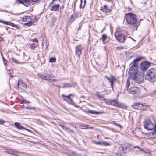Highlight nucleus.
Masks as SVG:
<instances>
[{"label": "nucleus", "instance_id": "f3484780", "mask_svg": "<svg viewBox=\"0 0 156 156\" xmlns=\"http://www.w3.org/2000/svg\"><path fill=\"white\" fill-rule=\"evenodd\" d=\"M79 15V13L75 12L74 14H72L70 19V20L71 22H73Z\"/></svg>", "mask_w": 156, "mask_h": 156}, {"label": "nucleus", "instance_id": "4d7b16f0", "mask_svg": "<svg viewBox=\"0 0 156 156\" xmlns=\"http://www.w3.org/2000/svg\"><path fill=\"white\" fill-rule=\"evenodd\" d=\"M1 39H2V38H1V39H0V40H1Z\"/></svg>", "mask_w": 156, "mask_h": 156}, {"label": "nucleus", "instance_id": "1a4fd4ad", "mask_svg": "<svg viewBox=\"0 0 156 156\" xmlns=\"http://www.w3.org/2000/svg\"><path fill=\"white\" fill-rule=\"evenodd\" d=\"M105 78L110 83L111 87L113 90V86L114 84V82L117 80L116 78L114 76L112 75L110 76V78H109L108 76H105Z\"/></svg>", "mask_w": 156, "mask_h": 156}, {"label": "nucleus", "instance_id": "2eb2a0df", "mask_svg": "<svg viewBox=\"0 0 156 156\" xmlns=\"http://www.w3.org/2000/svg\"><path fill=\"white\" fill-rule=\"evenodd\" d=\"M101 10L105 13L109 12L111 11V9L106 5L101 7Z\"/></svg>", "mask_w": 156, "mask_h": 156}, {"label": "nucleus", "instance_id": "ddd939ff", "mask_svg": "<svg viewBox=\"0 0 156 156\" xmlns=\"http://www.w3.org/2000/svg\"><path fill=\"white\" fill-rule=\"evenodd\" d=\"M18 88L23 89L26 88L27 87V84L21 80H19L18 81Z\"/></svg>", "mask_w": 156, "mask_h": 156}, {"label": "nucleus", "instance_id": "5fc2aeb1", "mask_svg": "<svg viewBox=\"0 0 156 156\" xmlns=\"http://www.w3.org/2000/svg\"><path fill=\"white\" fill-rule=\"evenodd\" d=\"M132 39L133 41H135V40H134V39H133V38H132Z\"/></svg>", "mask_w": 156, "mask_h": 156}, {"label": "nucleus", "instance_id": "7c9ffc66", "mask_svg": "<svg viewBox=\"0 0 156 156\" xmlns=\"http://www.w3.org/2000/svg\"><path fill=\"white\" fill-rule=\"evenodd\" d=\"M107 38V37L106 34H104L102 35V40L103 41H104Z\"/></svg>", "mask_w": 156, "mask_h": 156}, {"label": "nucleus", "instance_id": "bb28decb", "mask_svg": "<svg viewBox=\"0 0 156 156\" xmlns=\"http://www.w3.org/2000/svg\"><path fill=\"white\" fill-rule=\"evenodd\" d=\"M7 153L12 155L17 156V152L16 151H8L6 152Z\"/></svg>", "mask_w": 156, "mask_h": 156}, {"label": "nucleus", "instance_id": "f03ea898", "mask_svg": "<svg viewBox=\"0 0 156 156\" xmlns=\"http://www.w3.org/2000/svg\"><path fill=\"white\" fill-rule=\"evenodd\" d=\"M126 22L129 25H133L134 30H137L139 23H138L137 20V16L134 14L129 13L127 14L125 16Z\"/></svg>", "mask_w": 156, "mask_h": 156}, {"label": "nucleus", "instance_id": "09e8293b", "mask_svg": "<svg viewBox=\"0 0 156 156\" xmlns=\"http://www.w3.org/2000/svg\"><path fill=\"white\" fill-rule=\"evenodd\" d=\"M96 144L98 145L102 144V141H100L99 142H96Z\"/></svg>", "mask_w": 156, "mask_h": 156}, {"label": "nucleus", "instance_id": "423d86ee", "mask_svg": "<svg viewBox=\"0 0 156 156\" xmlns=\"http://www.w3.org/2000/svg\"><path fill=\"white\" fill-rule=\"evenodd\" d=\"M129 147L125 146H121L119 149L118 151V155H122L125 153L127 152L129 150Z\"/></svg>", "mask_w": 156, "mask_h": 156}, {"label": "nucleus", "instance_id": "13d9d810", "mask_svg": "<svg viewBox=\"0 0 156 156\" xmlns=\"http://www.w3.org/2000/svg\"><path fill=\"white\" fill-rule=\"evenodd\" d=\"M1 39H2V38H1V39H0V40H1Z\"/></svg>", "mask_w": 156, "mask_h": 156}, {"label": "nucleus", "instance_id": "dca6fc26", "mask_svg": "<svg viewBox=\"0 0 156 156\" xmlns=\"http://www.w3.org/2000/svg\"><path fill=\"white\" fill-rule=\"evenodd\" d=\"M141 105L142 103L140 102L136 103L133 105L132 107L135 109L140 110L142 107Z\"/></svg>", "mask_w": 156, "mask_h": 156}, {"label": "nucleus", "instance_id": "ea45409f", "mask_svg": "<svg viewBox=\"0 0 156 156\" xmlns=\"http://www.w3.org/2000/svg\"><path fill=\"white\" fill-rule=\"evenodd\" d=\"M102 144L104 145L105 146H107L109 144L107 142L102 141Z\"/></svg>", "mask_w": 156, "mask_h": 156}, {"label": "nucleus", "instance_id": "bf43d9fd", "mask_svg": "<svg viewBox=\"0 0 156 156\" xmlns=\"http://www.w3.org/2000/svg\"><path fill=\"white\" fill-rule=\"evenodd\" d=\"M1 39H2V38H1V39H0V40H1Z\"/></svg>", "mask_w": 156, "mask_h": 156}, {"label": "nucleus", "instance_id": "4468645a", "mask_svg": "<svg viewBox=\"0 0 156 156\" xmlns=\"http://www.w3.org/2000/svg\"><path fill=\"white\" fill-rule=\"evenodd\" d=\"M20 3L23 4L25 6H28L30 5V1L29 0H17Z\"/></svg>", "mask_w": 156, "mask_h": 156}, {"label": "nucleus", "instance_id": "58836bf2", "mask_svg": "<svg viewBox=\"0 0 156 156\" xmlns=\"http://www.w3.org/2000/svg\"><path fill=\"white\" fill-rule=\"evenodd\" d=\"M29 16H25L23 17V21H26L27 20V18H29Z\"/></svg>", "mask_w": 156, "mask_h": 156}, {"label": "nucleus", "instance_id": "2f4dec72", "mask_svg": "<svg viewBox=\"0 0 156 156\" xmlns=\"http://www.w3.org/2000/svg\"><path fill=\"white\" fill-rule=\"evenodd\" d=\"M49 61L51 62H54L56 61V58H55L51 57L49 58Z\"/></svg>", "mask_w": 156, "mask_h": 156}, {"label": "nucleus", "instance_id": "f704fd0d", "mask_svg": "<svg viewBox=\"0 0 156 156\" xmlns=\"http://www.w3.org/2000/svg\"><path fill=\"white\" fill-rule=\"evenodd\" d=\"M88 112L89 113H90L92 114H95L96 111L94 110H89L88 111Z\"/></svg>", "mask_w": 156, "mask_h": 156}, {"label": "nucleus", "instance_id": "4c0bfd02", "mask_svg": "<svg viewBox=\"0 0 156 156\" xmlns=\"http://www.w3.org/2000/svg\"><path fill=\"white\" fill-rule=\"evenodd\" d=\"M96 96L99 98H104L103 96L102 95L99 94L98 92L96 94Z\"/></svg>", "mask_w": 156, "mask_h": 156}, {"label": "nucleus", "instance_id": "393cba45", "mask_svg": "<svg viewBox=\"0 0 156 156\" xmlns=\"http://www.w3.org/2000/svg\"><path fill=\"white\" fill-rule=\"evenodd\" d=\"M29 45L30 46L31 48L32 49H33L35 48L38 45L34 43H32L30 44Z\"/></svg>", "mask_w": 156, "mask_h": 156}, {"label": "nucleus", "instance_id": "3c124183", "mask_svg": "<svg viewBox=\"0 0 156 156\" xmlns=\"http://www.w3.org/2000/svg\"><path fill=\"white\" fill-rule=\"evenodd\" d=\"M66 0H59V2L62 3L64 2Z\"/></svg>", "mask_w": 156, "mask_h": 156}, {"label": "nucleus", "instance_id": "6ab92c4d", "mask_svg": "<svg viewBox=\"0 0 156 156\" xmlns=\"http://www.w3.org/2000/svg\"><path fill=\"white\" fill-rule=\"evenodd\" d=\"M142 107H141V108L140 110H146L148 109H149L150 107V106L146 104L142 103Z\"/></svg>", "mask_w": 156, "mask_h": 156}, {"label": "nucleus", "instance_id": "a211bd4d", "mask_svg": "<svg viewBox=\"0 0 156 156\" xmlns=\"http://www.w3.org/2000/svg\"><path fill=\"white\" fill-rule=\"evenodd\" d=\"M14 125L18 129H26L27 131H28L29 130L28 129H27L22 126L19 123L15 122L14 123Z\"/></svg>", "mask_w": 156, "mask_h": 156}, {"label": "nucleus", "instance_id": "79ce46f5", "mask_svg": "<svg viewBox=\"0 0 156 156\" xmlns=\"http://www.w3.org/2000/svg\"><path fill=\"white\" fill-rule=\"evenodd\" d=\"M123 48V47L122 46H119L117 47L116 48V50H120L122 49Z\"/></svg>", "mask_w": 156, "mask_h": 156}, {"label": "nucleus", "instance_id": "0eeeda50", "mask_svg": "<svg viewBox=\"0 0 156 156\" xmlns=\"http://www.w3.org/2000/svg\"><path fill=\"white\" fill-rule=\"evenodd\" d=\"M130 92L133 94L135 97H137L140 95V90L136 87H131L129 90Z\"/></svg>", "mask_w": 156, "mask_h": 156}, {"label": "nucleus", "instance_id": "c03bdc74", "mask_svg": "<svg viewBox=\"0 0 156 156\" xmlns=\"http://www.w3.org/2000/svg\"><path fill=\"white\" fill-rule=\"evenodd\" d=\"M12 60L15 63H17L18 62L14 58H12Z\"/></svg>", "mask_w": 156, "mask_h": 156}, {"label": "nucleus", "instance_id": "49530a36", "mask_svg": "<svg viewBox=\"0 0 156 156\" xmlns=\"http://www.w3.org/2000/svg\"><path fill=\"white\" fill-rule=\"evenodd\" d=\"M54 77V76H52V80H51V81L52 82H55L56 81V80H55V79H53V78Z\"/></svg>", "mask_w": 156, "mask_h": 156}, {"label": "nucleus", "instance_id": "603ef678", "mask_svg": "<svg viewBox=\"0 0 156 156\" xmlns=\"http://www.w3.org/2000/svg\"><path fill=\"white\" fill-rule=\"evenodd\" d=\"M155 129H154V132L156 133V124L155 125Z\"/></svg>", "mask_w": 156, "mask_h": 156}, {"label": "nucleus", "instance_id": "9b49d317", "mask_svg": "<svg viewBox=\"0 0 156 156\" xmlns=\"http://www.w3.org/2000/svg\"><path fill=\"white\" fill-rule=\"evenodd\" d=\"M71 95V94L67 96H65L63 94L62 96V98L64 101H66L67 103L70 104H72L73 103V101L70 97V96Z\"/></svg>", "mask_w": 156, "mask_h": 156}, {"label": "nucleus", "instance_id": "6e6552de", "mask_svg": "<svg viewBox=\"0 0 156 156\" xmlns=\"http://www.w3.org/2000/svg\"><path fill=\"white\" fill-rule=\"evenodd\" d=\"M151 63L147 61H144L141 63L140 68L143 71H145L149 67Z\"/></svg>", "mask_w": 156, "mask_h": 156}, {"label": "nucleus", "instance_id": "864d4df0", "mask_svg": "<svg viewBox=\"0 0 156 156\" xmlns=\"http://www.w3.org/2000/svg\"><path fill=\"white\" fill-rule=\"evenodd\" d=\"M35 107H31V108H30L31 109H35Z\"/></svg>", "mask_w": 156, "mask_h": 156}, {"label": "nucleus", "instance_id": "473e14b6", "mask_svg": "<svg viewBox=\"0 0 156 156\" xmlns=\"http://www.w3.org/2000/svg\"><path fill=\"white\" fill-rule=\"evenodd\" d=\"M60 126L62 127L63 129H65L66 130H69V131H68V132H69L70 131H71V130L69 129L68 128H67L66 127H65L64 126L62 125H60Z\"/></svg>", "mask_w": 156, "mask_h": 156}, {"label": "nucleus", "instance_id": "cd10ccee", "mask_svg": "<svg viewBox=\"0 0 156 156\" xmlns=\"http://www.w3.org/2000/svg\"><path fill=\"white\" fill-rule=\"evenodd\" d=\"M130 83L129 81V77H128L127 79L126 80V89H128L129 87L130 86Z\"/></svg>", "mask_w": 156, "mask_h": 156}, {"label": "nucleus", "instance_id": "39448f33", "mask_svg": "<svg viewBox=\"0 0 156 156\" xmlns=\"http://www.w3.org/2000/svg\"><path fill=\"white\" fill-rule=\"evenodd\" d=\"M115 36L118 40L121 43L124 42L126 39V37L124 34L119 32H116Z\"/></svg>", "mask_w": 156, "mask_h": 156}, {"label": "nucleus", "instance_id": "8fccbe9b", "mask_svg": "<svg viewBox=\"0 0 156 156\" xmlns=\"http://www.w3.org/2000/svg\"><path fill=\"white\" fill-rule=\"evenodd\" d=\"M66 0H59V2L62 3L64 2Z\"/></svg>", "mask_w": 156, "mask_h": 156}, {"label": "nucleus", "instance_id": "7ed1b4c3", "mask_svg": "<svg viewBox=\"0 0 156 156\" xmlns=\"http://www.w3.org/2000/svg\"><path fill=\"white\" fill-rule=\"evenodd\" d=\"M145 78L152 82L156 81V69L152 68L149 69L145 76Z\"/></svg>", "mask_w": 156, "mask_h": 156}, {"label": "nucleus", "instance_id": "b1692460", "mask_svg": "<svg viewBox=\"0 0 156 156\" xmlns=\"http://www.w3.org/2000/svg\"><path fill=\"white\" fill-rule=\"evenodd\" d=\"M80 128L82 129H87L92 128V127H90L87 125H81L80 126Z\"/></svg>", "mask_w": 156, "mask_h": 156}, {"label": "nucleus", "instance_id": "c9c22d12", "mask_svg": "<svg viewBox=\"0 0 156 156\" xmlns=\"http://www.w3.org/2000/svg\"><path fill=\"white\" fill-rule=\"evenodd\" d=\"M133 149H140V150L141 151H144V150L141 149L139 147V146H134L133 148Z\"/></svg>", "mask_w": 156, "mask_h": 156}, {"label": "nucleus", "instance_id": "6e6d98bb", "mask_svg": "<svg viewBox=\"0 0 156 156\" xmlns=\"http://www.w3.org/2000/svg\"><path fill=\"white\" fill-rule=\"evenodd\" d=\"M22 153L23 154H25V153L24 152H23V153Z\"/></svg>", "mask_w": 156, "mask_h": 156}, {"label": "nucleus", "instance_id": "f257e3e1", "mask_svg": "<svg viewBox=\"0 0 156 156\" xmlns=\"http://www.w3.org/2000/svg\"><path fill=\"white\" fill-rule=\"evenodd\" d=\"M142 58L141 56L136 58L131 63L130 65L131 66L129 71V77L139 84L143 80L144 73L143 72L140 73L138 71V62L142 59Z\"/></svg>", "mask_w": 156, "mask_h": 156}, {"label": "nucleus", "instance_id": "a19ab883", "mask_svg": "<svg viewBox=\"0 0 156 156\" xmlns=\"http://www.w3.org/2000/svg\"><path fill=\"white\" fill-rule=\"evenodd\" d=\"M32 24V22H28V23H25V25H27V26H30V25H31Z\"/></svg>", "mask_w": 156, "mask_h": 156}, {"label": "nucleus", "instance_id": "c85d7f7f", "mask_svg": "<svg viewBox=\"0 0 156 156\" xmlns=\"http://www.w3.org/2000/svg\"><path fill=\"white\" fill-rule=\"evenodd\" d=\"M37 76L41 79H44V74L42 73H38L37 74Z\"/></svg>", "mask_w": 156, "mask_h": 156}, {"label": "nucleus", "instance_id": "412c9836", "mask_svg": "<svg viewBox=\"0 0 156 156\" xmlns=\"http://www.w3.org/2000/svg\"><path fill=\"white\" fill-rule=\"evenodd\" d=\"M0 22L3 23L5 24H8V23H9V25H10L12 27L14 26V24L13 23H9L6 21H3L2 20H0Z\"/></svg>", "mask_w": 156, "mask_h": 156}, {"label": "nucleus", "instance_id": "9d476101", "mask_svg": "<svg viewBox=\"0 0 156 156\" xmlns=\"http://www.w3.org/2000/svg\"><path fill=\"white\" fill-rule=\"evenodd\" d=\"M83 48L80 46L78 45L75 48L76 55L78 57H80Z\"/></svg>", "mask_w": 156, "mask_h": 156}, {"label": "nucleus", "instance_id": "de8ad7c7", "mask_svg": "<svg viewBox=\"0 0 156 156\" xmlns=\"http://www.w3.org/2000/svg\"><path fill=\"white\" fill-rule=\"evenodd\" d=\"M4 121L3 120L0 119V124H3L4 123Z\"/></svg>", "mask_w": 156, "mask_h": 156}, {"label": "nucleus", "instance_id": "c756f323", "mask_svg": "<svg viewBox=\"0 0 156 156\" xmlns=\"http://www.w3.org/2000/svg\"><path fill=\"white\" fill-rule=\"evenodd\" d=\"M71 86L72 85L69 83H64L63 84V86H62V87L63 88H65L70 87H71Z\"/></svg>", "mask_w": 156, "mask_h": 156}, {"label": "nucleus", "instance_id": "5701e85b", "mask_svg": "<svg viewBox=\"0 0 156 156\" xmlns=\"http://www.w3.org/2000/svg\"><path fill=\"white\" fill-rule=\"evenodd\" d=\"M117 107L123 109H126L127 108V106L124 104L119 103H118Z\"/></svg>", "mask_w": 156, "mask_h": 156}, {"label": "nucleus", "instance_id": "a18cd8bd", "mask_svg": "<svg viewBox=\"0 0 156 156\" xmlns=\"http://www.w3.org/2000/svg\"><path fill=\"white\" fill-rule=\"evenodd\" d=\"M1 55H2V59H3V61H4V64L5 65H6V63H5V58L3 57V55H2V54L1 53Z\"/></svg>", "mask_w": 156, "mask_h": 156}, {"label": "nucleus", "instance_id": "e433bc0d", "mask_svg": "<svg viewBox=\"0 0 156 156\" xmlns=\"http://www.w3.org/2000/svg\"><path fill=\"white\" fill-rule=\"evenodd\" d=\"M32 42H34L36 43L38 42V40L36 38L32 39L30 40Z\"/></svg>", "mask_w": 156, "mask_h": 156}, {"label": "nucleus", "instance_id": "f8f14e48", "mask_svg": "<svg viewBox=\"0 0 156 156\" xmlns=\"http://www.w3.org/2000/svg\"><path fill=\"white\" fill-rule=\"evenodd\" d=\"M60 9V6L58 4H52L51 6V10L55 11H58Z\"/></svg>", "mask_w": 156, "mask_h": 156}, {"label": "nucleus", "instance_id": "aec40b11", "mask_svg": "<svg viewBox=\"0 0 156 156\" xmlns=\"http://www.w3.org/2000/svg\"><path fill=\"white\" fill-rule=\"evenodd\" d=\"M52 76L50 74H47L44 75V80H49L52 79Z\"/></svg>", "mask_w": 156, "mask_h": 156}, {"label": "nucleus", "instance_id": "a878e982", "mask_svg": "<svg viewBox=\"0 0 156 156\" xmlns=\"http://www.w3.org/2000/svg\"><path fill=\"white\" fill-rule=\"evenodd\" d=\"M86 3V0H81L80 7L82 8H83L85 5Z\"/></svg>", "mask_w": 156, "mask_h": 156}, {"label": "nucleus", "instance_id": "72a5a7b5", "mask_svg": "<svg viewBox=\"0 0 156 156\" xmlns=\"http://www.w3.org/2000/svg\"><path fill=\"white\" fill-rule=\"evenodd\" d=\"M112 123L116 126H118V127H120L121 128H122V126L119 124L116 123L115 121L112 122Z\"/></svg>", "mask_w": 156, "mask_h": 156}, {"label": "nucleus", "instance_id": "37998d69", "mask_svg": "<svg viewBox=\"0 0 156 156\" xmlns=\"http://www.w3.org/2000/svg\"><path fill=\"white\" fill-rule=\"evenodd\" d=\"M104 113L103 112H96V111L95 114H103Z\"/></svg>", "mask_w": 156, "mask_h": 156}, {"label": "nucleus", "instance_id": "4be33fe9", "mask_svg": "<svg viewBox=\"0 0 156 156\" xmlns=\"http://www.w3.org/2000/svg\"><path fill=\"white\" fill-rule=\"evenodd\" d=\"M118 103V102L114 100H113L111 101V104L112 105L116 107H117Z\"/></svg>", "mask_w": 156, "mask_h": 156}, {"label": "nucleus", "instance_id": "20e7f679", "mask_svg": "<svg viewBox=\"0 0 156 156\" xmlns=\"http://www.w3.org/2000/svg\"><path fill=\"white\" fill-rule=\"evenodd\" d=\"M144 126L147 130H151L154 128L155 125L151 121L148 119L145 120L144 122Z\"/></svg>", "mask_w": 156, "mask_h": 156}]
</instances>
